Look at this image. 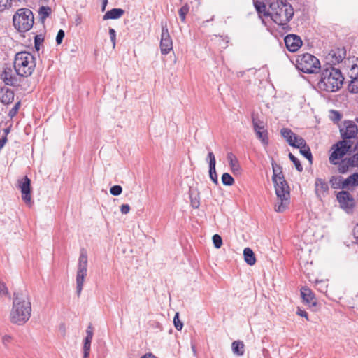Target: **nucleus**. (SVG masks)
<instances>
[{"instance_id": "obj_1", "label": "nucleus", "mask_w": 358, "mask_h": 358, "mask_svg": "<svg viewBox=\"0 0 358 358\" xmlns=\"http://www.w3.org/2000/svg\"><path fill=\"white\" fill-rule=\"evenodd\" d=\"M271 165L273 172L272 180L277 196L274 209L275 212L282 213L288 208L290 203L289 187L285 179L282 167L275 162H272Z\"/></svg>"}, {"instance_id": "obj_2", "label": "nucleus", "mask_w": 358, "mask_h": 358, "mask_svg": "<svg viewBox=\"0 0 358 358\" xmlns=\"http://www.w3.org/2000/svg\"><path fill=\"white\" fill-rule=\"evenodd\" d=\"M343 80L344 78L338 69L334 66H322L317 87L320 91L335 92L341 88Z\"/></svg>"}, {"instance_id": "obj_3", "label": "nucleus", "mask_w": 358, "mask_h": 358, "mask_svg": "<svg viewBox=\"0 0 358 358\" xmlns=\"http://www.w3.org/2000/svg\"><path fill=\"white\" fill-rule=\"evenodd\" d=\"M31 313V306L29 298L14 294L13 307L10 313V322L17 325H23L29 320Z\"/></svg>"}, {"instance_id": "obj_4", "label": "nucleus", "mask_w": 358, "mask_h": 358, "mask_svg": "<svg viewBox=\"0 0 358 358\" xmlns=\"http://www.w3.org/2000/svg\"><path fill=\"white\" fill-rule=\"evenodd\" d=\"M268 15L277 24L286 25L294 15V9L287 1L273 0L269 3Z\"/></svg>"}, {"instance_id": "obj_5", "label": "nucleus", "mask_w": 358, "mask_h": 358, "mask_svg": "<svg viewBox=\"0 0 358 358\" xmlns=\"http://www.w3.org/2000/svg\"><path fill=\"white\" fill-rule=\"evenodd\" d=\"M13 67L19 77L27 78L33 73L36 68V59L29 52H19L15 55Z\"/></svg>"}, {"instance_id": "obj_6", "label": "nucleus", "mask_w": 358, "mask_h": 358, "mask_svg": "<svg viewBox=\"0 0 358 358\" xmlns=\"http://www.w3.org/2000/svg\"><path fill=\"white\" fill-rule=\"evenodd\" d=\"M296 67L305 73H316L322 69L320 60L309 53H303L297 56Z\"/></svg>"}, {"instance_id": "obj_7", "label": "nucleus", "mask_w": 358, "mask_h": 358, "mask_svg": "<svg viewBox=\"0 0 358 358\" xmlns=\"http://www.w3.org/2000/svg\"><path fill=\"white\" fill-rule=\"evenodd\" d=\"M13 25L21 32L30 30L34 23L32 11L29 8H20L17 10L13 17Z\"/></svg>"}, {"instance_id": "obj_8", "label": "nucleus", "mask_w": 358, "mask_h": 358, "mask_svg": "<svg viewBox=\"0 0 358 358\" xmlns=\"http://www.w3.org/2000/svg\"><path fill=\"white\" fill-rule=\"evenodd\" d=\"M87 273V254L85 249H81L78 259V269L76 273V293L80 296L85 279Z\"/></svg>"}, {"instance_id": "obj_9", "label": "nucleus", "mask_w": 358, "mask_h": 358, "mask_svg": "<svg viewBox=\"0 0 358 358\" xmlns=\"http://www.w3.org/2000/svg\"><path fill=\"white\" fill-rule=\"evenodd\" d=\"M353 142L348 140L339 141L334 144L331 148V153L329 155V161L331 164H337L338 161L343 159L344 156L351 149Z\"/></svg>"}, {"instance_id": "obj_10", "label": "nucleus", "mask_w": 358, "mask_h": 358, "mask_svg": "<svg viewBox=\"0 0 358 358\" xmlns=\"http://www.w3.org/2000/svg\"><path fill=\"white\" fill-rule=\"evenodd\" d=\"M337 201L339 206L347 213L352 212L355 206L353 196L348 191L342 190L337 193Z\"/></svg>"}, {"instance_id": "obj_11", "label": "nucleus", "mask_w": 358, "mask_h": 358, "mask_svg": "<svg viewBox=\"0 0 358 358\" xmlns=\"http://www.w3.org/2000/svg\"><path fill=\"white\" fill-rule=\"evenodd\" d=\"M345 57L344 48H334L329 51L325 57V63L322 66H334L341 62Z\"/></svg>"}, {"instance_id": "obj_12", "label": "nucleus", "mask_w": 358, "mask_h": 358, "mask_svg": "<svg viewBox=\"0 0 358 358\" xmlns=\"http://www.w3.org/2000/svg\"><path fill=\"white\" fill-rule=\"evenodd\" d=\"M1 79L6 85L17 86L20 83V78L15 71L13 70L10 66L5 65L0 75Z\"/></svg>"}, {"instance_id": "obj_13", "label": "nucleus", "mask_w": 358, "mask_h": 358, "mask_svg": "<svg viewBox=\"0 0 358 358\" xmlns=\"http://www.w3.org/2000/svg\"><path fill=\"white\" fill-rule=\"evenodd\" d=\"M340 132L343 140L350 141L357 137L358 127L353 121H345L343 127L340 129Z\"/></svg>"}, {"instance_id": "obj_14", "label": "nucleus", "mask_w": 358, "mask_h": 358, "mask_svg": "<svg viewBox=\"0 0 358 358\" xmlns=\"http://www.w3.org/2000/svg\"><path fill=\"white\" fill-rule=\"evenodd\" d=\"M173 49L172 39L166 25L162 26L160 50L162 55H167Z\"/></svg>"}, {"instance_id": "obj_15", "label": "nucleus", "mask_w": 358, "mask_h": 358, "mask_svg": "<svg viewBox=\"0 0 358 358\" xmlns=\"http://www.w3.org/2000/svg\"><path fill=\"white\" fill-rule=\"evenodd\" d=\"M284 41L287 50L291 52H296L303 43L301 38L295 34L286 36Z\"/></svg>"}, {"instance_id": "obj_16", "label": "nucleus", "mask_w": 358, "mask_h": 358, "mask_svg": "<svg viewBox=\"0 0 358 358\" xmlns=\"http://www.w3.org/2000/svg\"><path fill=\"white\" fill-rule=\"evenodd\" d=\"M329 185L325 180L317 178L315 181V192L320 200H322L329 194Z\"/></svg>"}, {"instance_id": "obj_17", "label": "nucleus", "mask_w": 358, "mask_h": 358, "mask_svg": "<svg viewBox=\"0 0 358 358\" xmlns=\"http://www.w3.org/2000/svg\"><path fill=\"white\" fill-rule=\"evenodd\" d=\"M348 75L351 78L348 90L352 93H358V66L357 64L352 66Z\"/></svg>"}, {"instance_id": "obj_18", "label": "nucleus", "mask_w": 358, "mask_h": 358, "mask_svg": "<svg viewBox=\"0 0 358 358\" xmlns=\"http://www.w3.org/2000/svg\"><path fill=\"white\" fill-rule=\"evenodd\" d=\"M31 180L27 176H25L22 180L20 182V188L22 192V200L29 203L31 202V197L30 194L31 192Z\"/></svg>"}, {"instance_id": "obj_19", "label": "nucleus", "mask_w": 358, "mask_h": 358, "mask_svg": "<svg viewBox=\"0 0 358 358\" xmlns=\"http://www.w3.org/2000/svg\"><path fill=\"white\" fill-rule=\"evenodd\" d=\"M336 165L338 166V171L340 173H345L350 169L357 166L352 156L338 161Z\"/></svg>"}, {"instance_id": "obj_20", "label": "nucleus", "mask_w": 358, "mask_h": 358, "mask_svg": "<svg viewBox=\"0 0 358 358\" xmlns=\"http://www.w3.org/2000/svg\"><path fill=\"white\" fill-rule=\"evenodd\" d=\"M301 295L303 302L310 307L315 306L317 301L313 292L308 287H303L301 289Z\"/></svg>"}, {"instance_id": "obj_21", "label": "nucleus", "mask_w": 358, "mask_h": 358, "mask_svg": "<svg viewBox=\"0 0 358 358\" xmlns=\"http://www.w3.org/2000/svg\"><path fill=\"white\" fill-rule=\"evenodd\" d=\"M227 159L230 166L231 171L234 175H239L241 173V168L236 157L231 152L227 154Z\"/></svg>"}, {"instance_id": "obj_22", "label": "nucleus", "mask_w": 358, "mask_h": 358, "mask_svg": "<svg viewBox=\"0 0 358 358\" xmlns=\"http://www.w3.org/2000/svg\"><path fill=\"white\" fill-rule=\"evenodd\" d=\"M14 100V92L12 90L3 87L0 90V101L4 104H9Z\"/></svg>"}, {"instance_id": "obj_23", "label": "nucleus", "mask_w": 358, "mask_h": 358, "mask_svg": "<svg viewBox=\"0 0 358 358\" xmlns=\"http://www.w3.org/2000/svg\"><path fill=\"white\" fill-rule=\"evenodd\" d=\"M343 178L341 176H332L329 179V183L332 189H345L346 187H343Z\"/></svg>"}, {"instance_id": "obj_24", "label": "nucleus", "mask_w": 358, "mask_h": 358, "mask_svg": "<svg viewBox=\"0 0 358 358\" xmlns=\"http://www.w3.org/2000/svg\"><path fill=\"white\" fill-rule=\"evenodd\" d=\"M124 10L121 8H113L110 10H108L106 13V14L103 15V19L104 20L112 19V20H116L119 19L122 17V15L124 14Z\"/></svg>"}, {"instance_id": "obj_25", "label": "nucleus", "mask_w": 358, "mask_h": 358, "mask_svg": "<svg viewBox=\"0 0 358 358\" xmlns=\"http://www.w3.org/2000/svg\"><path fill=\"white\" fill-rule=\"evenodd\" d=\"M358 186V172L355 173L343 180V187L346 189Z\"/></svg>"}, {"instance_id": "obj_26", "label": "nucleus", "mask_w": 358, "mask_h": 358, "mask_svg": "<svg viewBox=\"0 0 358 358\" xmlns=\"http://www.w3.org/2000/svg\"><path fill=\"white\" fill-rule=\"evenodd\" d=\"M233 353L236 356H243L245 352V345L243 341H235L231 344Z\"/></svg>"}, {"instance_id": "obj_27", "label": "nucleus", "mask_w": 358, "mask_h": 358, "mask_svg": "<svg viewBox=\"0 0 358 358\" xmlns=\"http://www.w3.org/2000/svg\"><path fill=\"white\" fill-rule=\"evenodd\" d=\"M244 260L250 265L252 266L256 262V258L254 252L250 248H245L243 250Z\"/></svg>"}, {"instance_id": "obj_28", "label": "nucleus", "mask_w": 358, "mask_h": 358, "mask_svg": "<svg viewBox=\"0 0 358 358\" xmlns=\"http://www.w3.org/2000/svg\"><path fill=\"white\" fill-rule=\"evenodd\" d=\"M280 134L282 136V137L287 141L289 145H294L292 140L294 138H295V136L296 134H294L290 129L283 128L281 129Z\"/></svg>"}, {"instance_id": "obj_29", "label": "nucleus", "mask_w": 358, "mask_h": 358, "mask_svg": "<svg viewBox=\"0 0 358 358\" xmlns=\"http://www.w3.org/2000/svg\"><path fill=\"white\" fill-rule=\"evenodd\" d=\"M254 6L259 15L262 14L264 16H268V10H266V4L264 1H254Z\"/></svg>"}, {"instance_id": "obj_30", "label": "nucleus", "mask_w": 358, "mask_h": 358, "mask_svg": "<svg viewBox=\"0 0 358 358\" xmlns=\"http://www.w3.org/2000/svg\"><path fill=\"white\" fill-rule=\"evenodd\" d=\"M257 138L262 142L264 146H267L269 143L268 134L267 130H262L255 133Z\"/></svg>"}, {"instance_id": "obj_31", "label": "nucleus", "mask_w": 358, "mask_h": 358, "mask_svg": "<svg viewBox=\"0 0 358 358\" xmlns=\"http://www.w3.org/2000/svg\"><path fill=\"white\" fill-rule=\"evenodd\" d=\"M50 13L51 8L49 6H42L39 8L38 15L39 18L42 22H44V20L50 15Z\"/></svg>"}, {"instance_id": "obj_32", "label": "nucleus", "mask_w": 358, "mask_h": 358, "mask_svg": "<svg viewBox=\"0 0 358 358\" xmlns=\"http://www.w3.org/2000/svg\"><path fill=\"white\" fill-rule=\"evenodd\" d=\"M252 122L253 125V129L255 131V133L258 131H262V130H266L264 123L262 121H260L259 120L257 119L254 116L252 117Z\"/></svg>"}, {"instance_id": "obj_33", "label": "nucleus", "mask_w": 358, "mask_h": 358, "mask_svg": "<svg viewBox=\"0 0 358 358\" xmlns=\"http://www.w3.org/2000/svg\"><path fill=\"white\" fill-rule=\"evenodd\" d=\"M292 142L294 145L291 146L296 148H303V147L306 145V141L302 137L297 135L293 138Z\"/></svg>"}, {"instance_id": "obj_34", "label": "nucleus", "mask_w": 358, "mask_h": 358, "mask_svg": "<svg viewBox=\"0 0 358 358\" xmlns=\"http://www.w3.org/2000/svg\"><path fill=\"white\" fill-rule=\"evenodd\" d=\"M189 11V6L187 3L183 5L178 10L180 18L182 22H185L186 15Z\"/></svg>"}, {"instance_id": "obj_35", "label": "nucleus", "mask_w": 358, "mask_h": 358, "mask_svg": "<svg viewBox=\"0 0 358 358\" xmlns=\"http://www.w3.org/2000/svg\"><path fill=\"white\" fill-rule=\"evenodd\" d=\"M222 182L223 185L227 186H231L234 183V179L233 177L228 173H224L222 174Z\"/></svg>"}, {"instance_id": "obj_36", "label": "nucleus", "mask_w": 358, "mask_h": 358, "mask_svg": "<svg viewBox=\"0 0 358 358\" xmlns=\"http://www.w3.org/2000/svg\"><path fill=\"white\" fill-rule=\"evenodd\" d=\"M299 149H300V153L302 155H303L306 159H308L309 161L311 162L313 156H312L310 148L307 145V144L306 145H304V147H303V148H299Z\"/></svg>"}, {"instance_id": "obj_37", "label": "nucleus", "mask_w": 358, "mask_h": 358, "mask_svg": "<svg viewBox=\"0 0 358 358\" xmlns=\"http://www.w3.org/2000/svg\"><path fill=\"white\" fill-rule=\"evenodd\" d=\"M289 159L293 162V164L295 165V167L297 171H303V166H301L300 161L292 153L289 154Z\"/></svg>"}, {"instance_id": "obj_38", "label": "nucleus", "mask_w": 358, "mask_h": 358, "mask_svg": "<svg viewBox=\"0 0 358 358\" xmlns=\"http://www.w3.org/2000/svg\"><path fill=\"white\" fill-rule=\"evenodd\" d=\"M86 336L83 342L91 343L93 338V329L91 325H89L86 329Z\"/></svg>"}, {"instance_id": "obj_39", "label": "nucleus", "mask_w": 358, "mask_h": 358, "mask_svg": "<svg viewBox=\"0 0 358 358\" xmlns=\"http://www.w3.org/2000/svg\"><path fill=\"white\" fill-rule=\"evenodd\" d=\"M209 176L211 180L215 183H218L217 175L215 170V166H209Z\"/></svg>"}, {"instance_id": "obj_40", "label": "nucleus", "mask_w": 358, "mask_h": 358, "mask_svg": "<svg viewBox=\"0 0 358 358\" xmlns=\"http://www.w3.org/2000/svg\"><path fill=\"white\" fill-rule=\"evenodd\" d=\"M213 242L215 248H220L222 245V239L218 234H215L213 236Z\"/></svg>"}, {"instance_id": "obj_41", "label": "nucleus", "mask_w": 358, "mask_h": 358, "mask_svg": "<svg viewBox=\"0 0 358 358\" xmlns=\"http://www.w3.org/2000/svg\"><path fill=\"white\" fill-rule=\"evenodd\" d=\"M173 324L177 330H181L183 327L182 322L179 319V313H176L174 316Z\"/></svg>"}, {"instance_id": "obj_42", "label": "nucleus", "mask_w": 358, "mask_h": 358, "mask_svg": "<svg viewBox=\"0 0 358 358\" xmlns=\"http://www.w3.org/2000/svg\"><path fill=\"white\" fill-rule=\"evenodd\" d=\"M122 192V188L120 185H113L110 189V192L113 196H118L120 195Z\"/></svg>"}, {"instance_id": "obj_43", "label": "nucleus", "mask_w": 358, "mask_h": 358, "mask_svg": "<svg viewBox=\"0 0 358 358\" xmlns=\"http://www.w3.org/2000/svg\"><path fill=\"white\" fill-rule=\"evenodd\" d=\"M316 286L317 287L318 290H320L321 292H326L327 288V282L323 280H317L316 281Z\"/></svg>"}, {"instance_id": "obj_44", "label": "nucleus", "mask_w": 358, "mask_h": 358, "mask_svg": "<svg viewBox=\"0 0 358 358\" xmlns=\"http://www.w3.org/2000/svg\"><path fill=\"white\" fill-rule=\"evenodd\" d=\"M91 343L83 342V358H88L90 353Z\"/></svg>"}, {"instance_id": "obj_45", "label": "nucleus", "mask_w": 358, "mask_h": 358, "mask_svg": "<svg viewBox=\"0 0 358 358\" xmlns=\"http://www.w3.org/2000/svg\"><path fill=\"white\" fill-rule=\"evenodd\" d=\"M13 0H0V11H3L5 9L12 6Z\"/></svg>"}, {"instance_id": "obj_46", "label": "nucleus", "mask_w": 358, "mask_h": 358, "mask_svg": "<svg viewBox=\"0 0 358 358\" xmlns=\"http://www.w3.org/2000/svg\"><path fill=\"white\" fill-rule=\"evenodd\" d=\"M8 295V290L6 284L0 280V296H6Z\"/></svg>"}, {"instance_id": "obj_47", "label": "nucleus", "mask_w": 358, "mask_h": 358, "mask_svg": "<svg viewBox=\"0 0 358 358\" xmlns=\"http://www.w3.org/2000/svg\"><path fill=\"white\" fill-rule=\"evenodd\" d=\"M20 106V101H18L15 104V106L10 110L8 113V116L10 117H13L18 112V110Z\"/></svg>"}, {"instance_id": "obj_48", "label": "nucleus", "mask_w": 358, "mask_h": 358, "mask_svg": "<svg viewBox=\"0 0 358 358\" xmlns=\"http://www.w3.org/2000/svg\"><path fill=\"white\" fill-rule=\"evenodd\" d=\"M229 38L228 37L219 36L218 43L222 48H226L228 45Z\"/></svg>"}, {"instance_id": "obj_49", "label": "nucleus", "mask_w": 358, "mask_h": 358, "mask_svg": "<svg viewBox=\"0 0 358 358\" xmlns=\"http://www.w3.org/2000/svg\"><path fill=\"white\" fill-rule=\"evenodd\" d=\"M206 160L209 161V166H215L216 160H215V155L213 152H208L207 157H206Z\"/></svg>"}, {"instance_id": "obj_50", "label": "nucleus", "mask_w": 358, "mask_h": 358, "mask_svg": "<svg viewBox=\"0 0 358 358\" xmlns=\"http://www.w3.org/2000/svg\"><path fill=\"white\" fill-rule=\"evenodd\" d=\"M190 200L191 206H192V208H198L199 207L200 201L199 198H197L196 196L193 197L192 194H190Z\"/></svg>"}, {"instance_id": "obj_51", "label": "nucleus", "mask_w": 358, "mask_h": 358, "mask_svg": "<svg viewBox=\"0 0 358 358\" xmlns=\"http://www.w3.org/2000/svg\"><path fill=\"white\" fill-rule=\"evenodd\" d=\"M109 35H110V41L113 43V48H115V43H116V32L114 29H113V28L109 29Z\"/></svg>"}, {"instance_id": "obj_52", "label": "nucleus", "mask_w": 358, "mask_h": 358, "mask_svg": "<svg viewBox=\"0 0 358 358\" xmlns=\"http://www.w3.org/2000/svg\"><path fill=\"white\" fill-rule=\"evenodd\" d=\"M64 36H65V33H64V30L59 29V31L57 32V34L56 36V42L57 44L62 43Z\"/></svg>"}, {"instance_id": "obj_53", "label": "nucleus", "mask_w": 358, "mask_h": 358, "mask_svg": "<svg viewBox=\"0 0 358 358\" xmlns=\"http://www.w3.org/2000/svg\"><path fill=\"white\" fill-rule=\"evenodd\" d=\"M43 39L39 35H36L34 38V47L36 50H39L40 45L42 43Z\"/></svg>"}, {"instance_id": "obj_54", "label": "nucleus", "mask_w": 358, "mask_h": 358, "mask_svg": "<svg viewBox=\"0 0 358 358\" xmlns=\"http://www.w3.org/2000/svg\"><path fill=\"white\" fill-rule=\"evenodd\" d=\"M12 337L10 335H4L2 337V343L5 347H7L8 344L11 342Z\"/></svg>"}, {"instance_id": "obj_55", "label": "nucleus", "mask_w": 358, "mask_h": 358, "mask_svg": "<svg viewBox=\"0 0 358 358\" xmlns=\"http://www.w3.org/2000/svg\"><path fill=\"white\" fill-rule=\"evenodd\" d=\"M130 210V206L128 204H122L120 206V211L122 214L126 215Z\"/></svg>"}, {"instance_id": "obj_56", "label": "nucleus", "mask_w": 358, "mask_h": 358, "mask_svg": "<svg viewBox=\"0 0 358 358\" xmlns=\"http://www.w3.org/2000/svg\"><path fill=\"white\" fill-rule=\"evenodd\" d=\"M296 314L301 317H305L307 320H308V313L300 308H297Z\"/></svg>"}, {"instance_id": "obj_57", "label": "nucleus", "mask_w": 358, "mask_h": 358, "mask_svg": "<svg viewBox=\"0 0 358 358\" xmlns=\"http://www.w3.org/2000/svg\"><path fill=\"white\" fill-rule=\"evenodd\" d=\"M82 23V17L80 15H77L75 18L74 24L76 26H78Z\"/></svg>"}, {"instance_id": "obj_58", "label": "nucleus", "mask_w": 358, "mask_h": 358, "mask_svg": "<svg viewBox=\"0 0 358 358\" xmlns=\"http://www.w3.org/2000/svg\"><path fill=\"white\" fill-rule=\"evenodd\" d=\"M10 127H6L3 129V132H2V134H1V135L7 137V136L10 133Z\"/></svg>"}, {"instance_id": "obj_59", "label": "nucleus", "mask_w": 358, "mask_h": 358, "mask_svg": "<svg viewBox=\"0 0 358 358\" xmlns=\"http://www.w3.org/2000/svg\"><path fill=\"white\" fill-rule=\"evenodd\" d=\"M353 234L355 238L358 241V224L354 227Z\"/></svg>"}, {"instance_id": "obj_60", "label": "nucleus", "mask_w": 358, "mask_h": 358, "mask_svg": "<svg viewBox=\"0 0 358 358\" xmlns=\"http://www.w3.org/2000/svg\"><path fill=\"white\" fill-rule=\"evenodd\" d=\"M141 358H157L156 356H155L153 354L149 352L144 355Z\"/></svg>"}, {"instance_id": "obj_61", "label": "nucleus", "mask_w": 358, "mask_h": 358, "mask_svg": "<svg viewBox=\"0 0 358 358\" xmlns=\"http://www.w3.org/2000/svg\"><path fill=\"white\" fill-rule=\"evenodd\" d=\"M102 8H101V10L103 12L106 9V7L107 6V3H108V0H102Z\"/></svg>"}, {"instance_id": "obj_62", "label": "nucleus", "mask_w": 358, "mask_h": 358, "mask_svg": "<svg viewBox=\"0 0 358 358\" xmlns=\"http://www.w3.org/2000/svg\"><path fill=\"white\" fill-rule=\"evenodd\" d=\"M334 113L336 115V116H337V119H338V120H339V119H340V117H340V114H339L338 112H336V111H334Z\"/></svg>"}, {"instance_id": "obj_63", "label": "nucleus", "mask_w": 358, "mask_h": 358, "mask_svg": "<svg viewBox=\"0 0 358 358\" xmlns=\"http://www.w3.org/2000/svg\"><path fill=\"white\" fill-rule=\"evenodd\" d=\"M355 120L356 122L358 123V115H357L356 118H355Z\"/></svg>"}, {"instance_id": "obj_64", "label": "nucleus", "mask_w": 358, "mask_h": 358, "mask_svg": "<svg viewBox=\"0 0 358 358\" xmlns=\"http://www.w3.org/2000/svg\"><path fill=\"white\" fill-rule=\"evenodd\" d=\"M180 1H182V0H180Z\"/></svg>"}]
</instances>
